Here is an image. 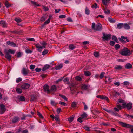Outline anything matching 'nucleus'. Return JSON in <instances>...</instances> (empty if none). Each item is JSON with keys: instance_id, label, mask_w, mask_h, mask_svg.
Wrapping results in <instances>:
<instances>
[{"instance_id": "14", "label": "nucleus", "mask_w": 133, "mask_h": 133, "mask_svg": "<svg viewBox=\"0 0 133 133\" xmlns=\"http://www.w3.org/2000/svg\"><path fill=\"white\" fill-rule=\"evenodd\" d=\"M29 72V70L25 68H23L22 70V73L24 75H27Z\"/></svg>"}, {"instance_id": "52", "label": "nucleus", "mask_w": 133, "mask_h": 133, "mask_svg": "<svg viewBox=\"0 0 133 133\" xmlns=\"http://www.w3.org/2000/svg\"><path fill=\"white\" fill-rule=\"evenodd\" d=\"M37 115L39 116L40 118L42 119L43 118V117L42 115L39 112H37Z\"/></svg>"}, {"instance_id": "19", "label": "nucleus", "mask_w": 133, "mask_h": 133, "mask_svg": "<svg viewBox=\"0 0 133 133\" xmlns=\"http://www.w3.org/2000/svg\"><path fill=\"white\" fill-rule=\"evenodd\" d=\"M63 67V65L62 64H60L59 65L55 66V69L56 70H58L61 69Z\"/></svg>"}, {"instance_id": "12", "label": "nucleus", "mask_w": 133, "mask_h": 133, "mask_svg": "<svg viewBox=\"0 0 133 133\" xmlns=\"http://www.w3.org/2000/svg\"><path fill=\"white\" fill-rule=\"evenodd\" d=\"M6 43L8 45L12 47H15L16 46V44L15 43L9 41H8L6 42Z\"/></svg>"}, {"instance_id": "43", "label": "nucleus", "mask_w": 133, "mask_h": 133, "mask_svg": "<svg viewBox=\"0 0 133 133\" xmlns=\"http://www.w3.org/2000/svg\"><path fill=\"white\" fill-rule=\"evenodd\" d=\"M75 79L76 80L78 81H81L82 79L81 77L79 76H77L76 77Z\"/></svg>"}, {"instance_id": "2", "label": "nucleus", "mask_w": 133, "mask_h": 133, "mask_svg": "<svg viewBox=\"0 0 133 133\" xmlns=\"http://www.w3.org/2000/svg\"><path fill=\"white\" fill-rule=\"evenodd\" d=\"M92 28L94 30L97 31H101L102 29V25L100 23L97 24L96 25L94 23H93L92 25Z\"/></svg>"}, {"instance_id": "15", "label": "nucleus", "mask_w": 133, "mask_h": 133, "mask_svg": "<svg viewBox=\"0 0 133 133\" xmlns=\"http://www.w3.org/2000/svg\"><path fill=\"white\" fill-rule=\"evenodd\" d=\"M67 82V84H68L70 85L69 87L70 88V90L72 91H73L72 88H74V84L73 83H71L70 82H69V81Z\"/></svg>"}, {"instance_id": "53", "label": "nucleus", "mask_w": 133, "mask_h": 133, "mask_svg": "<svg viewBox=\"0 0 133 133\" xmlns=\"http://www.w3.org/2000/svg\"><path fill=\"white\" fill-rule=\"evenodd\" d=\"M103 109L104 110L106 111L107 112L110 114H111V112L112 111V110H108L106 109L105 108H103Z\"/></svg>"}, {"instance_id": "24", "label": "nucleus", "mask_w": 133, "mask_h": 133, "mask_svg": "<svg viewBox=\"0 0 133 133\" xmlns=\"http://www.w3.org/2000/svg\"><path fill=\"white\" fill-rule=\"evenodd\" d=\"M132 67V65L130 63L127 64L125 65V68L126 69H130Z\"/></svg>"}, {"instance_id": "20", "label": "nucleus", "mask_w": 133, "mask_h": 133, "mask_svg": "<svg viewBox=\"0 0 133 133\" xmlns=\"http://www.w3.org/2000/svg\"><path fill=\"white\" fill-rule=\"evenodd\" d=\"M56 90L57 88L56 85H53L51 86V91L53 92H55L56 91Z\"/></svg>"}, {"instance_id": "42", "label": "nucleus", "mask_w": 133, "mask_h": 133, "mask_svg": "<svg viewBox=\"0 0 133 133\" xmlns=\"http://www.w3.org/2000/svg\"><path fill=\"white\" fill-rule=\"evenodd\" d=\"M23 32V31L22 30H20L19 31L16 30V34H21Z\"/></svg>"}, {"instance_id": "34", "label": "nucleus", "mask_w": 133, "mask_h": 133, "mask_svg": "<svg viewBox=\"0 0 133 133\" xmlns=\"http://www.w3.org/2000/svg\"><path fill=\"white\" fill-rule=\"evenodd\" d=\"M84 75L86 76H89L91 74L90 72L89 71H84Z\"/></svg>"}, {"instance_id": "32", "label": "nucleus", "mask_w": 133, "mask_h": 133, "mask_svg": "<svg viewBox=\"0 0 133 133\" xmlns=\"http://www.w3.org/2000/svg\"><path fill=\"white\" fill-rule=\"evenodd\" d=\"M123 66L121 65H117L115 68L114 69L119 70L122 69Z\"/></svg>"}, {"instance_id": "49", "label": "nucleus", "mask_w": 133, "mask_h": 133, "mask_svg": "<svg viewBox=\"0 0 133 133\" xmlns=\"http://www.w3.org/2000/svg\"><path fill=\"white\" fill-rule=\"evenodd\" d=\"M26 40L28 41H35V40L34 38H26Z\"/></svg>"}, {"instance_id": "33", "label": "nucleus", "mask_w": 133, "mask_h": 133, "mask_svg": "<svg viewBox=\"0 0 133 133\" xmlns=\"http://www.w3.org/2000/svg\"><path fill=\"white\" fill-rule=\"evenodd\" d=\"M124 85L126 86L127 88L129 85V82L128 81H124L123 83Z\"/></svg>"}, {"instance_id": "54", "label": "nucleus", "mask_w": 133, "mask_h": 133, "mask_svg": "<svg viewBox=\"0 0 133 133\" xmlns=\"http://www.w3.org/2000/svg\"><path fill=\"white\" fill-rule=\"evenodd\" d=\"M118 39L120 42L123 43H126V42L123 39H122V38H118Z\"/></svg>"}, {"instance_id": "50", "label": "nucleus", "mask_w": 133, "mask_h": 133, "mask_svg": "<svg viewBox=\"0 0 133 133\" xmlns=\"http://www.w3.org/2000/svg\"><path fill=\"white\" fill-rule=\"evenodd\" d=\"M83 128L85 130L88 131H90V128L89 127L87 126H84Z\"/></svg>"}, {"instance_id": "11", "label": "nucleus", "mask_w": 133, "mask_h": 133, "mask_svg": "<svg viewBox=\"0 0 133 133\" xmlns=\"http://www.w3.org/2000/svg\"><path fill=\"white\" fill-rule=\"evenodd\" d=\"M96 97L102 99H105L107 101L108 100V98L104 95H98Z\"/></svg>"}, {"instance_id": "16", "label": "nucleus", "mask_w": 133, "mask_h": 133, "mask_svg": "<svg viewBox=\"0 0 133 133\" xmlns=\"http://www.w3.org/2000/svg\"><path fill=\"white\" fill-rule=\"evenodd\" d=\"M37 98V97L36 96L32 95L31 96V101H35Z\"/></svg>"}, {"instance_id": "45", "label": "nucleus", "mask_w": 133, "mask_h": 133, "mask_svg": "<svg viewBox=\"0 0 133 133\" xmlns=\"http://www.w3.org/2000/svg\"><path fill=\"white\" fill-rule=\"evenodd\" d=\"M105 73L104 72H102L100 74L99 77L101 79H102L104 77V75Z\"/></svg>"}, {"instance_id": "13", "label": "nucleus", "mask_w": 133, "mask_h": 133, "mask_svg": "<svg viewBox=\"0 0 133 133\" xmlns=\"http://www.w3.org/2000/svg\"><path fill=\"white\" fill-rule=\"evenodd\" d=\"M19 118L17 116H15L12 120V122L15 123L18 122L19 120Z\"/></svg>"}, {"instance_id": "39", "label": "nucleus", "mask_w": 133, "mask_h": 133, "mask_svg": "<svg viewBox=\"0 0 133 133\" xmlns=\"http://www.w3.org/2000/svg\"><path fill=\"white\" fill-rule=\"evenodd\" d=\"M88 115L87 114L85 113H83L81 115V117L82 118H85L86 117L88 116Z\"/></svg>"}, {"instance_id": "8", "label": "nucleus", "mask_w": 133, "mask_h": 133, "mask_svg": "<svg viewBox=\"0 0 133 133\" xmlns=\"http://www.w3.org/2000/svg\"><path fill=\"white\" fill-rule=\"evenodd\" d=\"M0 26L3 28H6L7 27L8 24L5 21L1 20L0 21Z\"/></svg>"}, {"instance_id": "47", "label": "nucleus", "mask_w": 133, "mask_h": 133, "mask_svg": "<svg viewBox=\"0 0 133 133\" xmlns=\"http://www.w3.org/2000/svg\"><path fill=\"white\" fill-rule=\"evenodd\" d=\"M15 21L18 23H19L22 21V20L21 19L18 18H15Z\"/></svg>"}, {"instance_id": "55", "label": "nucleus", "mask_w": 133, "mask_h": 133, "mask_svg": "<svg viewBox=\"0 0 133 133\" xmlns=\"http://www.w3.org/2000/svg\"><path fill=\"white\" fill-rule=\"evenodd\" d=\"M51 104L53 106H55L56 104L57 103H55V102L53 100H51Z\"/></svg>"}, {"instance_id": "29", "label": "nucleus", "mask_w": 133, "mask_h": 133, "mask_svg": "<svg viewBox=\"0 0 133 133\" xmlns=\"http://www.w3.org/2000/svg\"><path fill=\"white\" fill-rule=\"evenodd\" d=\"M85 12L86 14L87 15H89L90 14V11L89 10L88 8L87 7L85 8Z\"/></svg>"}, {"instance_id": "4", "label": "nucleus", "mask_w": 133, "mask_h": 133, "mask_svg": "<svg viewBox=\"0 0 133 133\" xmlns=\"http://www.w3.org/2000/svg\"><path fill=\"white\" fill-rule=\"evenodd\" d=\"M122 105L123 108L127 107V109L129 110L131 109L132 107V104L131 103H128L127 104L125 103H123Z\"/></svg>"}, {"instance_id": "63", "label": "nucleus", "mask_w": 133, "mask_h": 133, "mask_svg": "<svg viewBox=\"0 0 133 133\" xmlns=\"http://www.w3.org/2000/svg\"><path fill=\"white\" fill-rule=\"evenodd\" d=\"M115 43V42L113 41H111L110 43V44L112 46H114Z\"/></svg>"}, {"instance_id": "48", "label": "nucleus", "mask_w": 133, "mask_h": 133, "mask_svg": "<svg viewBox=\"0 0 133 133\" xmlns=\"http://www.w3.org/2000/svg\"><path fill=\"white\" fill-rule=\"evenodd\" d=\"M94 55L95 56L97 57L99 56V53L98 52H95L94 53Z\"/></svg>"}, {"instance_id": "62", "label": "nucleus", "mask_w": 133, "mask_h": 133, "mask_svg": "<svg viewBox=\"0 0 133 133\" xmlns=\"http://www.w3.org/2000/svg\"><path fill=\"white\" fill-rule=\"evenodd\" d=\"M63 78H61L60 79H59L57 80L56 81L55 83L57 84H58L59 82H60L62 81Z\"/></svg>"}, {"instance_id": "61", "label": "nucleus", "mask_w": 133, "mask_h": 133, "mask_svg": "<svg viewBox=\"0 0 133 133\" xmlns=\"http://www.w3.org/2000/svg\"><path fill=\"white\" fill-rule=\"evenodd\" d=\"M59 103L60 104H61L63 106H66V104L64 102H62L61 101H60L59 102Z\"/></svg>"}, {"instance_id": "38", "label": "nucleus", "mask_w": 133, "mask_h": 133, "mask_svg": "<svg viewBox=\"0 0 133 133\" xmlns=\"http://www.w3.org/2000/svg\"><path fill=\"white\" fill-rule=\"evenodd\" d=\"M4 4L6 7L7 8H8L9 7H10L11 6V5L7 1L5 2Z\"/></svg>"}, {"instance_id": "41", "label": "nucleus", "mask_w": 133, "mask_h": 133, "mask_svg": "<svg viewBox=\"0 0 133 133\" xmlns=\"http://www.w3.org/2000/svg\"><path fill=\"white\" fill-rule=\"evenodd\" d=\"M16 54V56L17 57L19 58L22 56V53L21 52H17Z\"/></svg>"}, {"instance_id": "18", "label": "nucleus", "mask_w": 133, "mask_h": 133, "mask_svg": "<svg viewBox=\"0 0 133 133\" xmlns=\"http://www.w3.org/2000/svg\"><path fill=\"white\" fill-rule=\"evenodd\" d=\"M50 65L48 64H46L42 68V71H45V70L48 69L50 67Z\"/></svg>"}, {"instance_id": "26", "label": "nucleus", "mask_w": 133, "mask_h": 133, "mask_svg": "<svg viewBox=\"0 0 133 133\" xmlns=\"http://www.w3.org/2000/svg\"><path fill=\"white\" fill-rule=\"evenodd\" d=\"M110 0H102V2L104 5H107L108 3L110 1Z\"/></svg>"}, {"instance_id": "27", "label": "nucleus", "mask_w": 133, "mask_h": 133, "mask_svg": "<svg viewBox=\"0 0 133 133\" xmlns=\"http://www.w3.org/2000/svg\"><path fill=\"white\" fill-rule=\"evenodd\" d=\"M52 16H49V18L46 21H45L44 22V24H48L50 22L51 19V17Z\"/></svg>"}, {"instance_id": "23", "label": "nucleus", "mask_w": 133, "mask_h": 133, "mask_svg": "<svg viewBox=\"0 0 133 133\" xmlns=\"http://www.w3.org/2000/svg\"><path fill=\"white\" fill-rule=\"evenodd\" d=\"M108 21L111 23H114L116 22L115 20L110 17H108Z\"/></svg>"}, {"instance_id": "7", "label": "nucleus", "mask_w": 133, "mask_h": 133, "mask_svg": "<svg viewBox=\"0 0 133 133\" xmlns=\"http://www.w3.org/2000/svg\"><path fill=\"white\" fill-rule=\"evenodd\" d=\"M6 108L4 105L3 104H0V114H2L4 112Z\"/></svg>"}, {"instance_id": "22", "label": "nucleus", "mask_w": 133, "mask_h": 133, "mask_svg": "<svg viewBox=\"0 0 133 133\" xmlns=\"http://www.w3.org/2000/svg\"><path fill=\"white\" fill-rule=\"evenodd\" d=\"M123 27L126 29H129L130 28L129 25L127 24H123Z\"/></svg>"}, {"instance_id": "37", "label": "nucleus", "mask_w": 133, "mask_h": 133, "mask_svg": "<svg viewBox=\"0 0 133 133\" xmlns=\"http://www.w3.org/2000/svg\"><path fill=\"white\" fill-rule=\"evenodd\" d=\"M59 96L61 97L64 100L67 101V97L64 95H61V94H59Z\"/></svg>"}, {"instance_id": "40", "label": "nucleus", "mask_w": 133, "mask_h": 133, "mask_svg": "<svg viewBox=\"0 0 133 133\" xmlns=\"http://www.w3.org/2000/svg\"><path fill=\"white\" fill-rule=\"evenodd\" d=\"M31 2L32 4L36 5V6H40V5L39 4L37 3L36 2L31 1Z\"/></svg>"}, {"instance_id": "31", "label": "nucleus", "mask_w": 133, "mask_h": 133, "mask_svg": "<svg viewBox=\"0 0 133 133\" xmlns=\"http://www.w3.org/2000/svg\"><path fill=\"white\" fill-rule=\"evenodd\" d=\"M16 91L18 94H21L22 92V90L19 88H17L16 89Z\"/></svg>"}, {"instance_id": "44", "label": "nucleus", "mask_w": 133, "mask_h": 133, "mask_svg": "<svg viewBox=\"0 0 133 133\" xmlns=\"http://www.w3.org/2000/svg\"><path fill=\"white\" fill-rule=\"evenodd\" d=\"M19 99L20 101H24L25 100V98L23 96H21L20 97Z\"/></svg>"}, {"instance_id": "56", "label": "nucleus", "mask_w": 133, "mask_h": 133, "mask_svg": "<svg viewBox=\"0 0 133 133\" xmlns=\"http://www.w3.org/2000/svg\"><path fill=\"white\" fill-rule=\"evenodd\" d=\"M22 80V79L21 78H17L16 80V82L17 83H19Z\"/></svg>"}, {"instance_id": "17", "label": "nucleus", "mask_w": 133, "mask_h": 133, "mask_svg": "<svg viewBox=\"0 0 133 133\" xmlns=\"http://www.w3.org/2000/svg\"><path fill=\"white\" fill-rule=\"evenodd\" d=\"M82 89L83 90H86L89 87V86L88 85L86 84H83L82 85Z\"/></svg>"}, {"instance_id": "10", "label": "nucleus", "mask_w": 133, "mask_h": 133, "mask_svg": "<svg viewBox=\"0 0 133 133\" xmlns=\"http://www.w3.org/2000/svg\"><path fill=\"white\" fill-rule=\"evenodd\" d=\"M30 85L27 83H24L21 86V88L23 89H28L30 87Z\"/></svg>"}, {"instance_id": "46", "label": "nucleus", "mask_w": 133, "mask_h": 133, "mask_svg": "<svg viewBox=\"0 0 133 133\" xmlns=\"http://www.w3.org/2000/svg\"><path fill=\"white\" fill-rule=\"evenodd\" d=\"M77 104L75 102H73L71 104V106L72 107L74 108L76 106Z\"/></svg>"}, {"instance_id": "21", "label": "nucleus", "mask_w": 133, "mask_h": 133, "mask_svg": "<svg viewBox=\"0 0 133 133\" xmlns=\"http://www.w3.org/2000/svg\"><path fill=\"white\" fill-rule=\"evenodd\" d=\"M123 23H119L117 24V27L118 29H121L123 27Z\"/></svg>"}, {"instance_id": "30", "label": "nucleus", "mask_w": 133, "mask_h": 133, "mask_svg": "<svg viewBox=\"0 0 133 133\" xmlns=\"http://www.w3.org/2000/svg\"><path fill=\"white\" fill-rule=\"evenodd\" d=\"M48 50L46 49H45L42 52V54L43 55H44L47 54L48 52Z\"/></svg>"}, {"instance_id": "57", "label": "nucleus", "mask_w": 133, "mask_h": 133, "mask_svg": "<svg viewBox=\"0 0 133 133\" xmlns=\"http://www.w3.org/2000/svg\"><path fill=\"white\" fill-rule=\"evenodd\" d=\"M115 47L116 50H117L120 47V45L119 44H117L115 45Z\"/></svg>"}, {"instance_id": "1", "label": "nucleus", "mask_w": 133, "mask_h": 133, "mask_svg": "<svg viewBox=\"0 0 133 133\" xmlns=\"http://www.w3.org/2000/svg\"><path fill=\"white\" fill-rule=\"evenodd\" d=\"M15 50L10 49L8 50L6 49H4V52L5 54V57L9 61H10L11 58L12 56L10 54H14L15 53Z\"/></svg>"}, {"instance_id": "35", "label": "nucleus", "mask_w": 133, "mask_h": 133, "mask_svg": "<svg viewBox=\"0 0 133 133\" xmlns=\"http://www.w3.org/2000/svg\"><path fill=\"white\" fill-rule=\"evenodd\" d=\"M112 39L114 40L116 42L118 43V41L117 38V37L115 36H112Z\"/></svg>"}, {"instance_id": "25", "label": "nucleus", "mask_w": 133, "mask_h": 133, "mask_svg": "<svg viewBox=\"0 0 133 133\" xmlns=\"http://www.w3.org/2000/svg\"><path fill=\"white\" fill-rule=\"evenodd\" d=\"M69 47L70 49L73 50L76 48V47L73 44H70L69 46Z\"/></svg>"}, {"instance_id": "9", "label": "nucleus", "mask_w": 133, "mask_h": 133, "mask_svg": "<svg viewBox=\"0 0 133 133\" xmlns=\"http://www.w3.org/2000/svg\"><path fill=\"white\" fill-rule=\"evenodd\" d=\"M43 89L44 92H47L48 93L50 92V91L49 89V86L48 85H44L43 86Z\"/></svg>"}, {"instance_id": "51", "label": "nucleus", "mask_w": 133, "mask_h": 133, "mask_svg": "<svg viewBox=\"0 0 133 133\" xmlns=\"http://www.w3.org/2000/svg\"><path fill=\"white\" fill-rule=\"evenodd\" d=\"M111 114L112 115L115 116H118V114L112 111Z\"/></svg>"}, {"instance_id": "58", "label": "nucleus", "mask_w": 133, "mask_h": 133, "mask_svg": "<svg viewBox=\"0 0 133 133\" xmlns=\"http://www.w3.org/2000/svg\"><path fill=\"white\" fill-rule=\"evenodd\" d=\"M41 69L38 68H36L35 69V71L37 72H39L41 70Z\"/></svg>"}, {"instance_id": "59", "label": "nucleus", "mask_w": 133, "mask_h": 133, "mask_svg": "<svg viewBox=\"0 0 133 133\" xmlns=\"http://www.w3.org/2000/svg\"><path fill=\"white\" fill-rule=\"evenodd\" d=\"M34 45L37 48H42L41 46L39 44V43L35 44H34Z\"/></svg>"}, {"instance_id": "64", "label": "nucleus", "mask_w": 133, "mask_h": 133, "mask_svg": "<svg viewBox=\"0 0 133 133\" xmlns=\"http://www.w3.org/2000/svg\"><path fill=\"white\" fill-rule=\"evenodd\" d=\"M61 11V9H56L55 10V12L56 13H58Z\"/></svg>"}, {"instance_id": "60", "label": "nucleus", "mask_w": 133, "mask_h": 133, "mask_svg": "<svg viewBox=\"0 0 133 133\" xmlns=\"http://www.w3.org/2000/svg\"><path fill=\"white\" fill-rule=\"evenodd\" d=\"M46 19V18L45 16H43L41 17L40 19V20L42 21H44Z\"/></svg>"}, {"instance_id": "6", "label": "nucleus", "mask_w": 133, "mask_h": 133, "mask_svg": "<svg viewBox=\"0 0 133 133\" xmlns=\"http://www.w3.org/2000/svg\"><path fill=\"white\" fill-rule=\"evenodd\" d=\"M103 37L102 38L104 40L108 41L111 38V35L110 34H107L105 33L103 34Z\"/></svg>"}, {"instance_id": "5", "label": "nucleus", "mask_w": 133, "mask_h": 133, "mask_svg": "<svg viewBox=\"0 0 133 133\" xmlns=\"http://www.w3.org/2000/svg\"><path fill=\"white\" fill-rule=\"evenodd\" d=\"M119 124L122 127L126 128H131V127H133V125H131L129 124L125 123L122 122H119Z\"/></svg>"}, {"instance_id": "36", "label": "nucleus", "mask_w": 133, "mask_h": 133, "mask_svg": "<svg viewBox=\"0 0 133 133\" xmlns=\"http://www.w3.org/2000/svg\"><path fill=\"white\" fill-rule=\"evenodd\" d=\"M121 38H122V39H125L126 41L127 42H129L130 41V40L129 39H128V37H125L124 36H122L121 37Z\"/></svg>"}, {"instance_id": "28", "label": "nucleus", "mask_w": 133, "mask_h": 133, "mask_svg": "<svg viewBox=\"0 0 133 133\" xmlns=\"http://www.w3.org/2000/svg\"><path fill=\"white\" fill-rule=\"evenodd\" d=\"M74 117V116L73 115L68 118V120L69 122H71L73 121Z\"/></svg>"}, {"instance_id": "3", "label": "nucleus", "mask_w": 133, "mask_h": 133, "mask_svg": "<svg viewBox=\"0 0 133 133\" xmlns=\"http://www.w3.org/2000/svg\"><path fill=\"white\" fill-rule=\"evenodd\" d=\"M120 53L123 56H129V49L124 47L120 51Z\"/></svg>"}]
</instances>
